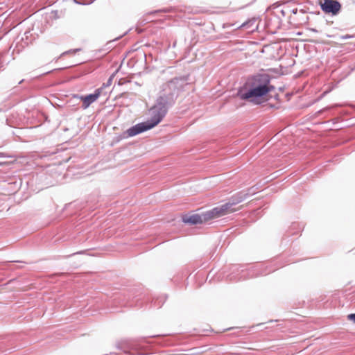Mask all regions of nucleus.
<instances>
[{"label":"nucleus","instance_id":"1","mask_svg":"<svg viewBox=\"0 0 355 355\" xmlns=\"http://www.w3.org/2000/svg\"><path fill=\"white\" fill-rule=\"evenodd\" d=\"M187 85V80L182 78H175L164 83L161 87L156 103L150 110V119L128 128L124 132V135H126L125 137L135 136L154 128L161 122L168 109L174 105L180 93Z\"/></svg>","mask_w":355,"mask_h":355},{"label":"nucleus","instance_id":"2","mask_svg":"<svg viewBox=\"0 0 355 355\" xmlns=\"http://www.w3.org/2000/svg\"><path fill=\"white\" fill-rule=\"evenodd\" d=\"M268 75L258 74L254 76L245 87L239 89L236 96L241 100L246 101L254 105L260 104V98L274 89L270 84Z\"/></svg>","mask_w":355,"mask_h":355},{"label":"nucleus","instance_id":"3","mask_svg":"<svg viewBox=\"0 0 355 355\" xmlns=\"http://www.w3.org/2000/svg\"><path fill=\"white\" fill-rule=\"evenodd\" d=\"M247 193H239L232 198L230 201L221 206L214 207L211 210L202 213V214H187L182 216V221L184 223L190 225L202 224L214 218L223 216L227 214L236 211L233 206L243 201L247 196Z\"/></svg>","mask_w":355,"mask_h":355},{"label":"nucleus","instance_id":"4","mask_svg":"<svg viewBox=\"0 0 355 355\" xmlns=\"http://www.w3.org/2000/svg\"><path fill=\"white\" fill-rule=\"evenodd\" d=\"M322 10L326 13L336 15L340 10V4L338 1L334 0H324L320 3Z\"/></svg>","mask_w":355,"mask_h":355},{"label":"nucleus","instance_id":"5","mask_svg":"<svg viewBox=\"0 0 355 355\" xmlns=\"http://www.w3.org/2000/svg\"><path fill=\"white\" fill-rule=\"evenodd\" d=\"M101 88L98 89L94 94L87 95L85 96H80V99L83 101V107L84 109L87 108L92 103L96 101L100 96Z\"/></svg>","mask_w":355,"mask_h":355},{"label":"nucleus","instance_id":"6","mask_svg":"<svg viewBox=\"0 0 355 355\" xmlns=\"http://www.w3.org/2000/svg\"><path fill=\"white\" fill-rule=\"evenodd\" d=\"M141 349V346L137 343H130L126 344V345L124 347V350L125 352H130L132 351L135 353H139V352Z\"/></svg>","mask_w":355,"mask_h":355},{"label":"nucleus","instance_id":"7","mask_svg":"<svg viewBox=\"0 0 355 355\" xmlns=\"http://www.w3.org/2000/svg\"><path fill=\"white\" fill-rule=\"evenodd\" d=\"M257 21L256 18H252L247 21L243 23L240 28H246V29H251V31H253L254 28H257V25L255 24Z\"/></svg>","mask_w":355,"mask_h":355},{"label":"nucleus","instance_id":"8","mask_svg":"<svg viewBox=\"0 0 355 355\" xmlns=\"http://www.w3.org/2000/svg\"><path fill=\"white\" fill-rule=\"evenodd\" d=\"M347 318L355 323V313L348 315Z\"/></svg>","mask_w":355,"mask_h":355},{"label":"nucleus","instance_id":"9","mask_svg":"<svg viewBox=\"0 0 355 355\" xmlns=\"http://www.w3.org/2000/svg\"><path fill=\"white\" fill-rule=\"evenodd\" d=\"M112 82V78H110L109 80H107V83L106 84H103V86L104 87H107V86L111 85Z\"/></svg>","mask_w":355,"mask_h":355},{"label":"nucleus","instance_id":"10","mask_svg":"<svg viewBox=\"0 0 355 355\" xmlns=\"http://www.w3.org/2000/svg\"><path fill=\"white\" fill-rule=\"evenodd\" d=\"M311 31L313 32H318V31L315 28H311Z\"/></svg>","mask_w":355,"mask_h":355},{"label":"nucleus","instance_id":"11","mask_svg":"<svg viewBox=\"0 0 355 355\" xmlns=\"http://www.w3.org/2000/svg\"><path fill=\"white\" fill-rule=\"evenodd\" d=\"M349 37H350V36H349V35H346L344 37V38H349Z\"/></svg>","mask_w":355,"mask_h":355}]
</instances>
